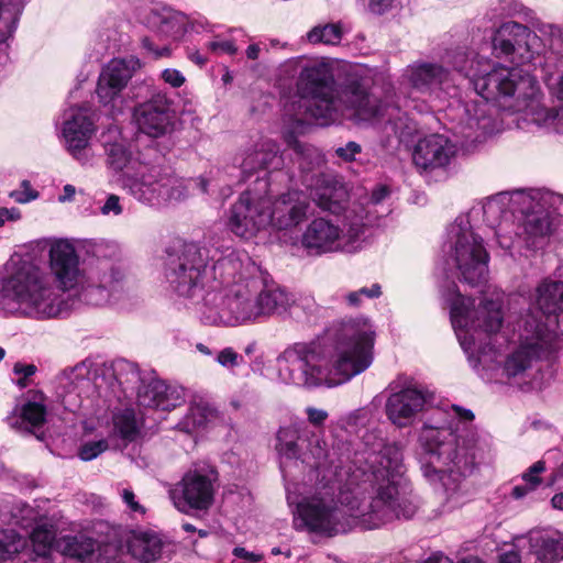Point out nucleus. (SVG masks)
<instances>
[{
  "mask_svg": "<svg viewBox=\"0 0 563 563\" xmlns=\"http://www.w3.org/2000/svg\"><path fill=\"white\" fill-rule=\"evenodd\" d=\"M49 271L14 253L0 268V306L7 312L36 321L59 318L67 310L64 294L79 288L90 306L117 303L124 297L123 274L109 260H97L86 273L75 246L59 239L51 244Z\"/></svg>",
  "mask_w": 563,
  "mask_h": 563,
  "instance_id": "1",
  "label": "nucleus"
},
{
  "mask_svg": "<svg viewBox=\"0 0 563 563\" xmlns=\"http://www.w3.org/2000/svg\"><path fill=\"white\" fill-rule=\"evenodd\" d=\"M371 320L356 317L334 322L308 343H295L277 357L278 376L298 387H336L365 372L374 360Z\"/></svg>",
  "mask_w": 563,
  "mask_h": 563,
  "instance_id": "2",
  "label": "nucleus"
},
{
  "mask_svg": "<svg viewBox=\"0 0 563 563\" xmlns=\"http://www.w3.org/2000/svg\"><path fill=\"white\" fill-rule=\"evenodd\" d=\"M219 280L203 298L201 320L210 325L236 327L262 318L282 314L291 297L278 286H267L249 254L231 250L221 254L213 266Z\"/></svg>",
  "mask_w": 563,
  "mask_h": 563,
  "instance_id": "3",
  "label": "nucleus"
},
{
  "mask_svg": "<svg viewBox=\"0 0 563 563\" xmlns=\"http://www.w3.org/2000/svg\"><path fill=\"white\" fill-rule=\"evenodd\" d=\"M537 306L541 316L527 314L519 345L504 362V372L516 377L537 362L554 358L561 349L559 333L543 321V317L563 311V282L544 279L537 288Z\"/></svg>",
  "mask_w": 563,
  "mask_h": 563,
  "instance_id": "4",
  "label": "nucleus"
},
{
  "mask_svg": "<svg viewBox=\"0 0 563 563\" xmlns=\"http://www.w3.org/2000/svg\"><path fill=\"white\" fill-rule=\"evenodd\" d=\"M367 461L373 474L387 476V483L377 487L375 495L365 503L356 496L350 497V506L354 527L360 525L365 529H375L394 519H410L416 514V507L410 503H399V493L394 481L389 477L399 473L401 453L393 444L383 443L368 449Z\"/></svg>",
  "mask_w": 563,
  "mask_h": 563,
  "instance_id": "5",
  "label": "nucleus"
},
{
  "mask_svg": "<svg viewBox=\"0 0 563 563\" xmlns=\"http://www.w3.org/2000/svg\"><path fill=\"white\" fill-rule=\"evenodd\" d=\"M350 497L340 490L333 476H322L312 492L297 504L294 526L297 530L323 537L346 533L354 527Z\"/></svg>",
  "mask_w": 563,
  "mask_h": 563,
  "instance_id": "6",
  "label": "nucleus"
},
{
  "mask_svg": "<svg viewBox=\"0 0 563 563\" xmlns=\"http://www.w3.org/2000/svg\"><path fill=\"white\" fill-rule=\"evenodd\" d=\"M200 247L195 243L184 244L183 247L168 254L165 262V277L169 288L179 297L192 299L199 295L205 287L206 296L219 282L213 274V266L221 254L231 251ZM205 297H202L203 299ZM201 301L200 309L202 308Z\"/></svg>",
  "mask_w": 563,
  "mask_h": 563,
  "instance_id": "7",
  "label": "nucleus"
},
{
  "mask_svg": "<svg viewBox=\"0 0 563 563\" xmlns=\"http://www.w3.org/2000/svg\"><path fill=\"white\" fill-rule=\"evenodd\" d=\"M438 429L424 423V477L438 479L450 499L460 492L462 482L477 464L474 452L452 442L437 440Z\"/></svg>",
  "mask_w": 563,
  "mask_h": 563,
  "instance_id": "8",
  "label": "nucleus"
},
{
  "mask_svg": "<svg viewBox=\"0 0 563 563\" xmlns=\"http://www.w3.org/2000/svg\"><path fill=\"white\" fill-rule=\"evenodd\" d=\"M297 88L300 93L298 111L295 113L296 128L310 120L328 125L336 120L335 80L331 67L314 63L300 71Z\"/></svg>",
  "mask_w": 563,
  "mask_h": 563,
  "instance_id": "9",
  "label": "nucleus"
},
{
  "mask_svg": "<svg viewBox=\"0 0 563 563\" xmlns=\"http://www.w3.org/2000/svg\"><path fill=\"white\" fill-rule=\"evenodd\" d=\"M449 234L454 239V258L461 274L460 280L472 287L486 283L489 254L484 240L474 232L468 214H460Z\"/></svg>",
  "mask_w": 563,
  "mask_h": 563,
  "instance_id": "10",
  "label": "nucleus"
},
{
  "mask_svg": "<svg viewBox=\"0 0 563 563\" xmlns=\"http://www.w3.org/2000/svg\"><path fill=\"white\" fill-rule=\"evenodd\" d=\"M450 319L464 350L473 343L461 331L472 329L474 332H484L487 335L500 331L504 322L503 305L499 300L484 299L475 308V299L463 296L460 291L450 299Z\"/></svg>",
  "mask_w": 563,
  "mask_h": 563,
  "instance_id": "11",
  "label": "nucleus"
},
{
  "mask_svg": "<svg viewBox=\"0 0 563 563\" xmlns=\"http://www.w3.org/2000/svg\"><path fill=\"white\" fill-rule=\"evenodd\" d=\"M373 70L364 66L351 67L345 71L343 80L336 86V119L340 107L350 111L356 121H369L383 114V103L374 96Z\"/></svg>",
  "mask_w": 563,
  "mask_h": 563,
  "instance_id": "12",
  "label": "nucleus"
},
{
  "mask_svg": "<svg viewBox=\"0 0 563 563\" xmlns=\"http://www.w3.org/2000/svg\"><path fill=\"white\" fill-rule=\"evenodd\" d=\"M276 452L280 470L286 473L288 461H301L317 468L318 474L328 461L329 449L325 440L308 428L297 424L280 427L276 434Z\"/></svg>",
  "mask_w": 563,
  "mask_h": 563,
  "instance_id": "13",
  "label": "nucleus"
},
{
  "mask_svg": "<svg viewBox=\"0 0 563 563\" xmlns=\"http://www.w3.org/2000/svg\"><path fill=\"white\" fill-rule=\"evenodd\" d=\"M130 194L140 202L162 207L187 196L185 181L161 166H142L137 176L126 184Z\"/></svg>",
  "mask_w": 563,
  "mask_h": 563,
  "instance_id": "14",
  "label": "nucleus"
},
{
  "mask_svg": "<svg viewBox=\"0 0 563 563\" xmlns=\"http://www.w3.org/2000/svg\"><path fill=\"white\" fill-rule=\"evenodd\" d=\"M217 481L218 472L213 466H197L170 487L169 497L180 512L207 510L213 504Z\"/></svg>",
  "mask_w": 563,
  "mask_h": 563,
  "instance_id": "15",
  "label": "nucleus"
},
{
  "mask_svg": "<svg viewBox=\"0 0 563 563\" xmlns=\"http://www.w3.org/2000/svg\"><path fill=\"white\" fill-rule=\"evenodd\" d=\"M517 196L531 200L539 196L542 201L541 208L528 212L523 221L527 243L534 249L542 247L563 227V195L544 191L532 196L519 190Z\"/></svg>",
  "mask_w": 563,
  "mask_h": 563,
  "instance_id": "16",
  "label": "nucleus"
},
{
  "mask_svg": "<svg viewBox=\"0 0 563 563\" xmlns=\"http://www.w3.org/2000/svg\"><path fill=\"white\" fill-rule=\"evenodd\" d=\"M385 413L398 428L410 426L422 410V391L411 377L400 375L385 388Z\"/></svg>",
  "mask_w": 563,
  "mask_h": 563,
  "instance_id": "17",
  "label": "nucleus"
},
{
  "mask_svg": "<svg viewBox=\"0 0 563 563\" xmlns=\"http://www.w3.org/2000/svg\"><path fill=\"white\" fill-rule=\"evenodd\" d=\"M474 87L486 101H496L501 97H514L521 89H533L538 84L534 77L518 67L498 64L483 76L476 77Z\"/></svg>",
  "mask_w": 563,
  "mask_h": 563,
  "instance_id": "18",
  "label": "nucleus"
},
{
  "mask_svg": "<svg viewBox=\"0 0 563 563\" xmlns=\"http://www.w3.org/2000/svg\"><path fill=\"white\" fill-rule=\"evenodd\" d=\"M140 68L141 62L135 56L111 59L99 75L96 92L100 102L111 104L112 112L120 111L117 102L121 101V92Z\"/></svg>",
  "mask_w": 563,
  "mask_h": 563,
  "instance_id": "19",
  "label": "nucleus"
},
{
  "mask_svg": "<svg viewBox=\"0 0 563 563\" xmlns=\"http://www.w3.org/2000/svg\"><path fill=\"white\" fill-rule=\"evenodd\" d=\"M265 214V199L253 201L251 194L245 191L230 209L228 228L240 238H253L268 228V218Z\"/></svg>",
  "mask_w": 563,
  "mask_h": 563,
  "instance_id": "20",
  "label": "nucleus"
},
{
  "mask_svg": "<svg viewBox=\"0 0 563 563\" xmlns=\"http://www.w3.org/2000/svg\"><path fill=\"white\" fill-rule=\"evenodd\" d=\"M133 117L140 131L152 137H159L170 131L174 111L167 95L156 92L134 108Z\"/></svg>",
  "mask_w": 563,
  "mask_h": 563,
  "instance_id": "21",
  "label": "nucleus"
},
{
  "mask_svg": "<svg viewBox=\"0 0 563 563\" xmlns=\"http://www.w3.org/2000/svg\"><path fill=\"white\" fill-rule=\"evenodd\" d=\"M308 209L309 202L299 191H288L274 201L265 199L268 227L278 231L296 228L307 218Z\"/></svg>",
  "mask_w": 563,
  "mask_h": 563,
  "instance_id": "22",
  "label": "nucleus"
},
{
  "mask_svg": "<svg viewBox=\"0 0 563 563\" xmlns=\"http://www.w3.org/2000/svg\"><path fill=\"white\" fill-rule=\"evenodd\" d=\"M46 396L41 390H27L7 417V423L21 432L35 433L46 422Z\"/></svg>",
  "mask_w": 563,
  "mask_h": 563,
  "instance_id": "23",
  "label": "nucleus"
},
{
  "mask_svg": "<svg viewBox=\"0 0 563 563\" xmlns=\"http://www.w3.org/2000/svg\"><path fill=\"white\" fill-rule=\"evenodd\" d=\"M284 165L279 145L272 139L261 136L244 150L240 163L243 180L260 170H277Z\"/></svg>",
  "mask_w": 563,
  "mask_h": 563,
  "instance_id": "24",
  "label": "nucleus"
},
{
  "mask_svg": "<svg viewBox=\"0 0 563 563\" xmlns=\"http://www.w3.org/2000/svg\"><path fill=\"white\" fill-rule=\"evenodd\" d=\"M63 137L68 152L81 161L84 151L95 131L91 112L87 108H70L64 113Z\"/></svg>",
  "mask_w": 563,
  "mask_h": 563,
  "instance_id": "25",
  "label": "nucleus"
},
{
  "mask_svg": "<svg viewBox=\"0 0 563 563\" xmlns=\"http://www.w3.org/2000/svg\"><path fill=\"white\" fill-rule=\"evenodd\" d=\"M341 229L324 218L312 220L301 236L302 246L314 255L343 250Z\"/></svg>",
  "mask_w": 563,
  "mask_h": 563,
  "instance_id": "26",
  "label": "nucleus"
},
{
  "mask_svg": "<svg viewBox=\"0 0 563 563\" xmlns=\"http://www.w3.org/2000/svg\"><path fill=\"white\" fill-rule=\"evenodd\" d=\"M303 185L309 190L311 199L325 211L336 213L342 209L346 199L343 185L332 175L319 173L317 176L305 177Z\"/></svg>",
  "mask_w": 563,
  "mask_h": 563,
  "instance_id": "27",
  "label": "nucleus"
},
{
  "mask_svg": "<svg viewBox=\"0 0 563 563\" xmlns=\"http://www.w3.org/2000/svg\"><path fill=\"white\" fill-rule=\"evenodd\" d=\"M137 401L143 407L169 411L184 401L183 390L153 378L137 391Z\"/></svg>",
  "mask_w": 563,
  "mask_h": 563,
  "instance_id": "28",
  "label": "nucleus"
},
{
  "mask_svg": "<svg viewBox=\"0 0 563 563\" xmlns=\"http://www.w3.org/2000/svg\"><path fill=\"white\" fill-rule=\"evenodd\" d=\"M189 16L170 8L152 9L146 16L147 26L162 37L179 41L188 32Z\"/></svg>",
  "mask_w": 563,
  "mask_h": 563,
  "instance_id": "29",
  "label": "nucleus"
},
{
  "mask_svg": "<svg viewBox=\"0 0 563 563\" xmlns=\"http://www.w3.org/2000/svg\"><path fill=\"white\" fill-rule=\"evenodd\" d=\"M126 547L135 560L152 563L163 558L169 544L155 531L134 530L128 538Z\"/></svg>",
  "mask_w": 563,
  "mask_h": 563,
  "instance_id": "30",
  "label": "nucleus"
},
{
  "mask_svg": "<svg viewBox=\"0 0 563 563\" xmlns=\"http://www.w3.org/2000/svg\"><path fill=\"white\" fill-rule=\"evenodd\" d=\"M534 33L525 24L516 21L503 23L493 36L494 49L501 55L509 56L516 51H528L529 41Z\"/></svg>",
  "mask_w": 563,
  "mask_h": 563,
  "instance_id": "31",
  "label": "nucleus"
},
{
  "mask_svg": "<svg viewBox=\"0 0 563 563\" xmlns=\"http://www.w3.org/2000/svg\"><path fill=\"white\" fill-rule=\"evenodd\" d=\"M454 154V146L446 137L438 134L424 135V172L449 165Z\"/></svg>",
  "mask_w": 563,
  "mask_h": 563,
  "instance_id": "32",
  "label": "nucleus"
},
{
  "mask_svg": "<svg viewBox=\"0 0 563 563\" xmlns=\"http://www.w3.org/2000/svg\"><path fill=\"white\" fill-rule=\"evenodd\" d=\"M218 417L219 412L207 401H194L190 404L187 413L177 423L176 428L181 432L190 434L216 421Z\"/></svg>",
  "mask_w": 563,
  "mask_h": 563,
  "instance_id": "33",
  "label": "nucleus"
},
{
  "mask_svg": "<svg viewBox=\"0 0 563 563\" xmlns=\"http://www.w3.org/2000/svg\"><path fill=\"white\" fill-rule=\"evenodd\" d=\"M285 141L296 152L297 163L302 173V181L307 175L309 177L317 176L319 172L314 173V170L324 163L320 151L311 145L300 143L292 133H286Z\"/></svg>",
  "mask_w": 563,
  "mask_h": 563,
  "instance_id": "34",
  "label": "nucleus"
},
{
  "mask_svg": "<svg viewBox=\"0 0 563 563\" xmlns=\"http://www.w3.org/2000/svg\"><path fill=\"white\" fill-rule=\"evenodd\" d=\"M96 543L92 538L85 534L65 536L57 541V548L66 556L92 563Z\"/></svg>",
  "mask_w": 563,
  "mask_h": 563,
  "instance_id": "35",
  "label": "nucleus"
},
{
  "mask_svg": "<svg viewBox=\"0 0 563 563\" xmlns=\"http://www.w3.org/2000/svg\"><path fill=\"white\" fill-rule=\"evenodd\" d=\"M23 9V0H0V43L12 36Z\"/></svg>",
  "mask_w": 563,
  "mask_h": 563,
  "instance_id": "36",
  "label": "nucleus"
},
{
  "mask_svg": "<svg viewBox=\"0 0 563 563\" xmlns=\"http://www.w3.org/2000/svg\"><path fill=\"white\" fill-rule=\"evenodd\" d=\"M533 548L541 563H556L563 559V537L542 534L536 538Z\"/></svg>",
  "mask_w": 563,
  "mask_h": 563,
  "instance_id": "37",
  "label": "nucleus"
},
{
  "mask_svg": "<svg viewBox=\"0 0 563 563\" xmlns=\"http://www.w3.org/2000/svg\"><path fill=\"white\" fill-rule=\"evenodd\" d=\"M26 547L25 538L12 529H0V563L13 560Z\"/></svg>",
  "mask_w": 563,
  "mask_h": 563,
  "instance_id": "38",
  "label": "nucleus"
},
{
  "mask_svg": "<svg viewBox=\"0 0 563 563\" xmlns=\"http://www.w3.org/2000/svg\"><path fill=\"white\" fill-rule=\"evenodd\" d=\"M342 34L339 24L329 23L314 26L308 32L307 38L312 44L338 45L342 40Z\"/></svg>",
  "mask_w": 563,
  "mask_h": 563,
  "instance_id": "39",
  "label": "nucleus"
},
{
  "mask_svg": "<svg viewBox=\"0 0 563 563\" xmlns=\"http://www.w3.org/2000/svg\"><path fill=\"white\" fill-rule=\"evenodd\" d=\"M30 530V538L35 551L37 554L45 555L55 541L56 533L53 526L36 523Z\"/></svg>",
  "mask_w": 563,
  "mask_h": 563,
  "instance_id": "40",
  "label": "nucleus"
},
{
  "mask_svg": "<svg viewBox=\"0 0 563 563\" xmlns=\"http://www.w3.org/2000/svg\"><path fill=\"white\" fill-rule=\"evenodd\" d=\"M114 430L119 435L132 441L139 432L135 412L132 409H124L113 417Z\"/></svg>",
  "mask_w": 563,
  "mask_h": 563,
  "instance_id": "41",
  "label": "nucleus"
},
{
  "mask_svg": "<svg viewBox=\"0 0 563 563\" xmlns=\"http://www.w3.org/2000/svg\"><path fill=\"white\" fill-rule=\"evenodd\" d=\"M400 144H402L412 156V161L416 164V167L419 173L422 172V165H420V159L422 155L420 153L421 144H422V134L417 129H411L406 126L400 132L399 135Z\"/></svg>",
  "mask_w": 563,
  "mask_h": 563,
  "instance_id": "42",
  "label": "nucleus"
},
{
  "mask_svg": "<svg viewBox=\"0 0 563 563\" xmlns=\"http://www.w3.org/2000/svg\"><path fill=\"white\" fill-rule=\"evenodd\" d=\"M107 155V164L113 170H122L131 161V152L129 151L125 141L107 147L104 150Z\"/></svg>",
  "mask_w": 563,
  "mask_h": 563,
  "instance_id": "43",
  "label": "nucleus"
},
{
  "mask_svg": "<svg viewBox=\"0 0 563 563\" xmlns=\"http://www.w3.org/2000/svg\"><path fill=\"white\" fill-rule=\"evenodd\" d=\"M121 549L115 543H96L92 563H120Z\"/></svg>",
  "mask_w": 563,
  "mask_h": 563,
  "instance_id": "44",
  "label": "nucleus"
},
{
  "mask_svg": "<svg viewBox=\"0 0 563 563\" xmlns=\"http://www.w3.org/2000/svg\"><path fill=\"white\" fill-rule=\"evenodd\" d=\"M36 516L37 514L35 512V510L27 505H23L22 507L16 508L15 511L12 514L14 525H16L18 527L25 531H29L37 523Z\"/></svg>",
  "mask_w": 563,
  "mask_h": 563,
  "instance_id": "45",
  "label": "nucleus"
},
{
  "mask_svg": "<svg viewBox=\"0 0 563 563\" xmlns=\"http://www.w3.org/2000/svg\"><path fill=\"white\" fill-rule=\"evenodd\" d=\"M108 441L102 439L84 443L79 449V457L82 461H91L108 450Z\"/></svg>",
  "mask_w": 563,
  "mask_h": 563,
  "instance_id": "46",
  "label": "nucleus"
},
{
  "mask_svg": "<svg viewBox=\"0 0 563 563\" xmlns=\"http://www.w3.org/2000/svg\"><path fill=\"white\" fill-rule=\"evenodd\" d=\"M206 48L208 52H210L214 55H221V54L234 55L238 52V47L235 46L233 41L222 38L219 35L214 36V38L212 41H209L208 43H206Z\"/></svg>",
  "mask_w": 563,
  "mask_h": 563,
  "instance_id": "47",
  "label": "nucleus"
},
{
  "mask_svg": "<svg viewBox=\"0 0 563 563\" xmlns=\"http://www.w3.org/2000/svg\"><path fill=\"white\" fill-rule=\"evenodd\" d=\"M544 471L545 462L540 460L528 467V470L522 474L521 478L523 483L530 486V488L537 489L542 484V478L539 475Z\"/></svg>",
  "mask_w": 563,
  "mask_h": 563,
  "instance_id": "48",
  "label": "nucleus"
},
{
  "mask_svg": "<svg viewBox=\"0 0 563 563\" xmlns=\"http://www.w3.org/2000/svg\"><path fill=\"white\" fill-rule=\"evenodd\" d=\"M10 197L19 203H26L35 200L38 197V192L32 188L29 180H23L21 189L11 191Z\"/></svg>",
  "mask_w": 563,
  "mask_h": 563,
  "instance_id": "49",
  "label": "nucleus"
},
{
  "mask_svg": "<svg viewBox=\"0 0 563 563\" xmlns=\"http://www.w3.org/2000/svg\"><path fill=\"white\" fill-rule=\"evenodd\" d=\"M99 142L103 150H107V147L124 142V139L120 129L115 124H110L106 131L101 132Z\"/></svg>",
  "mask_w": 563,
  "mask_h": 563,
  "instance_id": "50",
  "label": "nucleus"
},
{
  "mask_svg": "<svg viewBox=\"0 0 563 563\" xmlns=\"http://www.w3.org/2000/svg\"><path fill=\"white\" fill-rule=\"evenodd\" d=\"M216 361L225 368H234L240 365L242 356L232 347H225L218 353Z\"/></svg>",
  "mask_w": 563,
  "mask_h": 563,
  "instance_id": "51",
  "label": "nucleus"
},
{
  "mask_svg": "<svg viewBox=\"0 0 563 563\" xmlns=\"http://www.w3.org/2000/svg\"><path fill=\"white\" fill-rule=\"evenodd\" d=\"M361 5L373 14H384L391 7L394 0H358Z\"/></svg>",
  "mask_w": 563,
  "mask_h": 563,
  "instance_id": "52",
  "label": "nucleus"
},
{
  "mask_svg": "<svg viewBox=\"0 0 563 563\" xmlns=\"http://www.w3.org/2000/svg\"><path fill=\"white\" fill-rule=\"evenodd\" d=\"M213 32V26L208 22V20L203 16H189L188 23V32L189 33H211Z\"/></svg>",
  "mask_w": 563,
  "mask_h": 563,
  "instance_id": "53",
  "label": "nucleus"
},
{
  "mask_svg": "<svg viewBox=\"0 0 563 563\" xmlns=\"http://www.w3.org/2000/svg\"><path fill=\"white\" fill-rule=\"evenodd\" d=\"M308 421L314 427H323L329 413L327 410L309 406L305 409Z\"/></svg>",
  "mask_w": 563,
  "mask_h": 563,
  "instance_id": "54",
  "label": "nucleus"
},
{
  "mask_svg": "<svg viewBox=\"0 0 563 563\" xmlns=\"http://www.w3.org/2000/svg\"><path fill=\"white\" fill-rule=\"evenodd\" d=\"M232 554L243 561V563H262L264 560L263 554L252 552L242 547H235Z\"/></svg>",
  "mask_w": 563,
  "mask_h": 563,
  "instance_id": "55",
  "label": "nucleus"
},
{
  "mask_svg": "<svg viewBox=\"0 0 563 563\" xmlns=\"http://www.w3.org/2000/svg\"><path fill=\"white\" fill-rule=\"evenodd\" d=\"M358 153H361V145L353 141L335 150V154L345 162L353 161Z\"/></svg>",
  "mask_w": 563,
  "mask_h": 563,
  "instance_id": "56",
  "label": "nucleus"
},
{
  "mask_svg": "<svg viewBox=\"0 0 563 563\" xmlns=\"http://www.w3.org/2000/svg\"><path fill=\"white\" fill-rule=\"evenodd\" d=\"M121 497L132 512L145 514V508L135 499V494L131 489H122Z\"/></svg>",
  "mask_w": 563,
  "mask_h": 563,
  "instance_id": "57",
  "label": "nucleus"
},
{
  "mask_svg": "<svg viewBox=\"0 0 563 563\" xmlns=\"http://www.w3.org/2000/svg\"><path fill=\"white\" fill-rule=\"evenodd\" d=\"M162 78L174 88H178L185 82L184 75L179 70L172 68L165 69L162 73Z\"/></svg>",
  "mask_w": 563,
  "mask_h": 563,
  "instance_id": "58",
  "label": "nucleus"
},
{
  "mask_svg": "<svg viewBox=\"0 0 563 563\" xmlns=\"http://www.w3.org/2000/svg\"><path fill=\"white\" fill-rule=\"evenodd\" d=\"M13 372L14 374L21 376V378L19 379L18 384L22 387H24L26 384H25V379L29 378L30 376L34 375L35 372H36V366L33 365V364H21V363H16L13 367Z\"/></svg>",
  "mask_w": 563,
  "mask_h": 563,
  "instance_id": "59",
  "label": "nucleus"
},
{
  "mask_svg": "<svg viewBox=\"0 0 563 563\" xmlns=\"http://www.w3.org/2000/svg\"><path fill=\"white\" fill-rule=\"evenodd\" d=\"M122 212V206L120 203V198L117 195H110L104 205L101 208L102 214H110L113 213L115 216L120 214Z\"/></svg>",
  "mask_w": 563,
  "mask_h": 563,
  "instance_id": "60",
  "label": "nucleus"
},
{
  "mask_svg": "<svg viewBox=\"0 0 563 563\" xmlns=\"http://www.w3.org/2000/svg\"><path fill=\"white\" fill-rule=\"evenodd\" d=\"M409 82L419 88L422 85V64L416 63L407 70V75Z\"/></svg>",
  "mask_w": 563,
  "mask_h": 563,
  "instance_id": "61",
  "label": "nucleus"
},
{
  "mask_svg": "<svg viewBox=\"0 0 563 563\" xmlns=\"http://www.w3.org/2000/svg\"><path fill=\"white\" fill-rule=\"evenodd\" d=\"M349 228H347V235L350 238V240H357L361 234L364 233V227H365V223L363 222V219L361 218H356L354 220H351L349 222Z\"/></svg>",
  "mask_w": 563,
  "mask_h": 563,
  "instance_id": "62",
  "label": "nucleus"
},
{
  "mask_svg": "<svg viewBox=\"0 0 563 563\" xmlns=\"http://www.w3.org/2000/svg\"><path fill=\"white\" fill-rule=\"evenodd\" d=\"M21 219V212L16 208H0V227L7 222H14Z\"/></svg>",
  "mask_w": 563,
  "mask_h": 563,
  "instance_id": "63",
  "label": "nucleus"
},
{
  "mask_svg": "<svg viewBox=\"0 0 563 563\" xmlns=\"http://www.w3.org/2000/svg\"><path fill=\"white\" fill-rule=\"evenodd\" d=\"M142 46L148 53L153 54V56L156 58L169 54V48L166 46H164L162 48H155L153 45V41L147 36L142 38Z\"/></svg>",
  "mask_w": 563,
  "mask_h": 563,
  "instance_id": "64",
  "label": "nucleus"
}]
</instances>
